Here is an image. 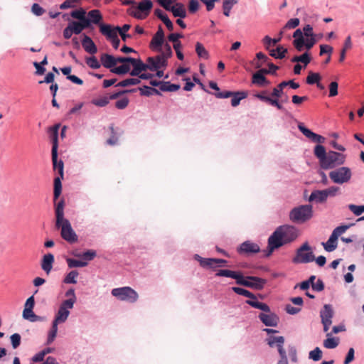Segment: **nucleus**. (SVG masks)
<instances>
[{
  "instance_id": "473e14b6",
  "label": "nucleus",
  "mask_w": 364,
  "mask_h": 364,
  "mask_svg": "<svg viewBox=\"0 0 364 364\" xmlns=\"http://www.w3.org/2000/svg\"><path fill=\"white\" fill-rule=\"evenodd\" d=\"M247 92L245 91L233 92V95L230 97H232L231 105L232 107H237L240 105L242 100L247 97Z\"/></svg>"
},
{
  "instance_id": "c03bdc74",
  "label": "nucleus",
  "mask_w": 364,
  "mask_h": 364,
  "mask_svg": "<svg viewBox=\"0 0 364 364\" xmlns=\"http://www.w3.org/2000/svg\"><path fill=\"white\" fill-rule=\"evenodd\" d=\"M196 52L199 58L208 59L209 57L208 50L205 49L204 46L199 42H197L196 44Z\"/></svg>"
},
{
  "instance_id": "423d86ee",
  "label": "nucleus",
  "mask_w": 364,
  "mask_h": 364,
  "mask_svg": "<svg viewBox=\"0 0 364 364\" xmlns=\"http://www.w3.org/2000/svg\"><path fill=\"white\" fill-rule=\"evenodd\" d=\"M112 295L120 301L134 303L139 299L138 293L129 287L114 288L112 290Z\"/></svg>"
},
{
  "instance_id": "680f3d73",
  "label": "nucleus",
  "mask_w": 364,
  "mask_h": 364,
  "mask_svg": "<svg viewBox=\"0 0 364 364\" xmlns=\"http://www.w3.org/2000/svg\"><path fill=\"white\" fill-rule=\"evenodd\" d=\"M82 46L87 53H91V38L89 36L83 35Z\"/></svg>"
},
{
  "instance_id": "f8f14e48",
  "label": "nucleus",
  "mask_w": 364,
  "mask_h": 364,
  "mask_svg": "<svg viewBox=\"0 0 364 364\" xmlns=\"http://www.w3.org/2000/svg\"><path fill=\"white\" fill-rule=\"evenodd\" d=\"M73 308V301H63L55 315L53 323L58 324L65 322L70 314V309Z\"/></svg>"
},
{
  "instance_id": "dca6fc26",
  "label": "nucleus",
  "mask_w": 364,
  "mask_h": 364,
  "mask_svg": "<svg viewBox=\"0 0 364 364\" xmlns=\"http://www.w3.org/2000/svg\"><path fill=\"white\" fill-rule=\"evenodd\" d=\"M119 26H112L110 24L100 25V32L106 37L107 40L111 41L118 37Z\"/></svg>"
},
{
  "instance_id": "37998d69",
  "label": "nucleus",
  "mask_w": 364,
  "mask_h": 364,
  "mask_svg": "<svg viewBox=\"0 0 364 364\" xmlns=\"http://www.w3.org/2000/svg\"><path fill=\"white\" fill-rule=\"evenodd\" d=\"M351 47H352L351 38L350 36H348L346 38L345 43H344V46L341 51L340 58H339V61L341 63L343 62V60H345L346 50L348 49H350Z\"/></svg>"
},
{
  "instance_id": "79ce46f5",
  "label": "nucleus",
  "mask_w": 364,
  "mask_h": 364,
  "mask_svg": "<svg viewBox=\"0 0 364 364\" xmlns=\"http://www.w3.org/2000/svg\"><path fill=\"white\" fill-rule=\"evenodd\" d=\"M232 290L235 293H236V294H237L239 295H242L244 296L250 298V299H257V297H256V296L254 294H252L250 291L246 290L245 289H242V288H240V287H232Z\"/></svg>"
},
{
  "instance_id": "58836bf2",
  "label": "nucleus",
  "mask_w": 364,
  "mask_h": 364,
  "mask_svg": "<svg viewBox=\"0 0 364 364\" xmlns=\"http://www.w3.org/2000/svg\"><path fill=\"white\" fill-rule=\"evenodd\" d=\"M62 179H63V178H60V176H58L54 179L53 196H54L55 202L59 198L60 195L61 194V191H62L61 180Z\"/></svg>"
},
{
  "instance_id": "4468645a",
  "label": "nucleus",
  "mask_w": 364,
  "mask_h": 364,
  "mask_svg": "<svg viewBox=\"0 0 364 364\" xmlns=\"http://www.w3.org/2000/svg\"><path fill=\"white\" fill-rule=\"evenodd\" d=\"M91 260V250H88L82 253V258H66V262L69 268L83 267L88 264Z\"/></svg>"
},
{
  "instance_id": "bb28decb",
  "label": "nucleus",
  "mask_w": 364,
  "mask_h": 364,
  "mask_svg": "<svg viewBox=\"0 0 364 364\" xmlns=\"http://www.w3.org/2000/svg\"><path fill=\"white\" fill-rule=\"evenodd\" d=\"M100 61L102 65L106 68H109L110 70L115 68L116 65V60L115 57L107 54V53H102L100 57Z\"/></svg>"
},
{
  "instance_id": "0eeeda50",
  "label": "nucleus",
  "mask_w": 364,
  "mask_h": 364,
  "mask_svg": "<svg viewBox=\"0 0 364 364\" xmlns=\"http://www.w3.org/2000/svg\"><path fill=\"white\" fill-rule=\"evenodd\" d=\"M345 161V156L341 153L330 151L320 164L321 168L327 170L342 165Z\"/></svg>"
},
{
  "instance_id": "72a5a7b5",
  "label": "nucleus",
  "mask_w": 364,
  "mask_h": 364,
  "mask_svg": "<svg viewBox=\"0 0 364 364\" xmlns=\"http://www.w3.org/2000/svg\"><path fill=\"white\" fill-rule=\"evenodd\" d=\"M337 240L338 238L336 237V236L331 233L328 241L326 243H322L325 250L327 252H332L334 250H336L338 244Z\"/></svg>"
},
{
  "instance_id": "9d476101",
  "label": "nucleus",
  "mask_w": 364,
  "mask_h": 364,
  "mask_svg": "<svg viewBox=\"0 0 364 364\" xmlns=\"http://www.w3.org/2000/svg\"><path fill=\"white\" fill-rule=\"evenodd\" d=\"M57 228H60V235L63 239L69 243H74L77 240V236L71 227V224L68 220L65 219L59 225H56Z\"/></svg>"
},
{
  "instance_id": "3c124183",
  "label": "nucleus",
  "mask_w": 364,
  "mask_h": 364,
  "mask_svg": "<svg viewBox=\"0 0 364 364\" xmlns=\"http://www.w3.org/2000/svg\"><path fill=\"white\" fill-rule=\"evenodd\" d=\"M321 77L319 73L310 71L309 73L306 81V83L309 85H314L319 82L321 80Z\"/></svg>"
},
{
  "instance_id": "b1692460",
  "label": "nucleus",
  "mask_w": 364,
  "mask_h": 364,
  "mask_svg": "<svg viewBox=\"0 0 364 364\" xmlns=\"http://www.w3.org/2000/svg\"><path fill=\"white\" fill-rule=\"evenodd\" d=\"M334 312L331 305L325 304L320 311L321 322L332 323Z\"/></svg>"
},
{
  "instance_id": "4d7b16f0",
  "label": "nucleus",
  "mask_w": 364,
  "mask_h": 364,
  "mask_svg": "<svg viewBox=\"0 0 364 364\" xmlns=\"http://www.w3.org/2000/svg\"><path fill=\"white\" fill-rule=\"evenodd\" d=\"M348 208L356 216H359L364 213V205H356L354 204H350L348 205Z\"/></svg>"
},
{
  "instance_id": "338daca9",
  "label": "nucleus",
  "mask_w": 364,
  "mask_h": 364,
  "mask_svg": "<svg viewBox=\"0 0 364 364\" xmlns=\"http://www.w3.org/2000/svg\"><path fill=\"white\" fill-rule=\"evenodd\" d=\"M129 104V99L123 97L115 102V107L119 109H123L127 107Z\"/></svg>"
},
{
  "instance_id": "412c9836",
  "label": "nucleus",
  "mask_w": 364,
  "mask_h": 364,
  "mask_svg": "<svg viewBox=\"0 0 364 364\" xmlns=\"http://www.w3.org/2000/svg\"><path fill=\"white\" fill-rule=\"evenodd\" d=\"M133 66L132 70L129 73L132 76H139L141 72L149 70L147 63H144L141 59L133 58L131 63Z\"/></svg>"
},
{
  "instance_id": "39448f33",
  "label": "nucleus",
  "mask_w": 364,
  "mask_h": 364,
  "mask_svg": "<svg viewBox=\"0 0 364 364\" xmlns=\"http://www.w3.org/2000/svg\"><path fill=\"white\" fill-rule=\"evenodd\" d=\"M315 255L311 247L307 242H304L296 250V255L292 259L295 264H306L314 261Z\"/></svg>"
},
{
  "instance_id": "a211bd4d",
  "label": "nucleus",
  "mask_w": 364,
  "mask_h": 364,
  "mask_svg": "<svg viewBox=\"0 0 364 364\" xmlns=\"http://www.w3.org/2000/svg\"><path fill=\"white\" fill-rule=\"evenodd\" d=\"M299 129L307 138L311 139L313 142L323 144L325 141V138L319 134L311 132L308 128L305 127L302 124L298 125Z\"/></svg>"
},
{
  "instance_id": "7c9ffc66",
  "label": "nucleus",
  "mask_w": 364,
  "mask_h": 364,
  "mask_svg": "<svg viewBox=\"0 0 364 364\" xmlns=\"http://www.w3.org/2000/svg\"><path fill=\"white\" fill-rule=\"evenodd\" d=\"M175 17H180L181 18L186 17V11L185 6L181 3H176L175 5L171 6L169 9Z\"/></svg>"
},
{
  "instance_id": "9b49d317",
  "label": "nucleus",
  "mask_w": 364,
  "mask_h": 364,
  "mask_svg": "<svg viewBox=\"0 0 364 364\" xmlns=\"http://www.w3.org/2000/svg\"><path fill=\"white\" fill-rule=\"evenodd\" d=\"M330 178L336 183L343 184L351 178L350 169L348 167H341L329 173Z\"/></svg>"
},
{
  "instance_id": "cd10ccee",
  "label": "nucleus",
  "mask_w": 364,
  "mask_h": 364,
  "mask_svg": "<svg viewBox=\"0 0 364 364\" xmlns=\"http://www.w3.org/2000/svg\"><path fill=\"white\" fill-rule=\"evenodd\" d=\"M70 16L79 21H91V11L87 14L83 9L73 10L70 13Z\"/></svg>"
},
{
  "instance_id": "a18cd8bd",
  "label": "nucleus",
  "mask_w": 364,
  "mask_h": 364,
  "mask_svg": "<svg viewBox=\"0 0 364 364\" xmlns=\"http://www.w3.org/2000/svg\"><path fill=\"white\" fill-rule=\"evenodd\" d=\"M252 82L259 86L268 85L269 83L264 75L257 72L255 73L252 76Z\"/></svg>"
},
{
  "instance_id": "f257e3e1",
  "label": "nucleus",
  "mask_w": 364,
  "mask_h": 364,
  "mask_svg": "<svg viewBox=\"0 0 364 364\" xmlns=\"http://www.w3.org/2000/svg\"><path fill=\"white\" fill-rule=\"evenodd\" d=\"M299 235L298 230L292 225H282L276 229L268 239L269 252L267 256L283 245L295 240Z\"/></svg>"
},
{
  "instance_id": "774afa93",
  "label": "nucleus",
  "mask_w": 364,
  "mask_h": 364,
  "mask_svg": "<svg viewBox=\"0 0 364 364\" xmlns=\"http://www.w3.org/2000/svg\"><path fill=\"white\" fill-rule=\"evenodd\" d=\"M199 9V3L197 0H189L188 11L191 14L196 13Z\"/></svg>"
},
{
  "instance_id": "4be33fe9",
  "label": "nucleus",
  "mask_w": 364,
  "mask_h": 364,
  "mask_svg": "<svg viewBox=\"0 0 364 364\" xmlns=\"http://www.w3.org/2000/svg\"><path fill=\"white\" fill-rule=\"evenodd\" d=\"M255 97L261 101L266 102L272 106L276 107L278 109H282L283 106L279 102L277 99H274L272 97L267 96V92L262 91L255 95Z\"/></svg>"
},
{
  "instance_id": "8fccbe9b",
  "label": "nucleus",
  "mask_w": 364,
  "mask_h": 364,
  "mask_svg": "<svg viewBox=\"0 0 364 364\" xmlns=\"http://www.w3.org/2000/svg\"><path fill=\"white\" fill-rule=\"evenodd\" d=\"M267 341V344L272 348L275 345L278 346L279 344L284 343V338L283 336H269Z\"/></svg>"
},
{
  "instance_id": "864d4df0",
  "label": "nucleus",
  "mask_w": 364,
  "mask_h": 364,
  "mask_svg": "<svg viewBox=\"0 0 364 364\" xmlns=\"http://www.w3.org/2000/svg\"><path fill=\"white\" fill-rule=\"evenodd\" d=\"M102 18L103 17L100 10L92 9V24L97 25L100 27V25L104 24Z\"/></svg>"
},
{
  "instance_id": "bf43d9fd",
  "label": "nucleus",
  "mask_w": 364,
  "mask_h": 364,
  "mask_svg": "<svg viewBox=\"0 0 364 364\" xmlns=\"http://www.w3.org/2000/svg\"><path fill=\"white\" fill-rule=\"evenodd\" d=\"M317 41L316 36H313L304 39V48L308 50H311Z\"/></svg>"
},
{
  "instance_id": "de8ad7c7",
  "label": "nucleus",
  "mask_w": 364,
  "mask_h": 364,
  "mask_svg": "<svg viewBox=\"0 0 364 364\" xmlns=\"http://www.w3.org/2000/svg\"><path fill=\"white\" fill-rule=\"evenodd\" d=\"M287 86V83H286V81H283L281 83H279L277 87L273 88L271 94L272 97H276L275 99L281 97L283 93V89Z\"/></svg>"
},
{
  "instance_id": "6ab92c4d",
  "label": "nucleus",
  "mask_w": 364,
  "mask_h": 364,
  "mask_svg": "<svg viewBox=\"0 0 364 364\" xmlns=\"http://www.w3.org/2000/svg\"><path fill=\"white\" fill-rule=\"evenodd\" d=\"M259 250L260 248L258 245L250 241L244 242L237 249V251L240 254L245 255L257 253L259 252Z\"/></svg>"
},
{
  "instance_id": "7ed1b4c3",
  "label": "nucleus",
  "mask_w": 364,
  "mask_h": 364,
  "mask_svg": "<svg viewBox=\"0 0 364 364\" xmlns=\"http://www.w3.org/2000/svg\"><path fill=\"white\" fill-rule=\"evenodd\" d=\"M313 217L311 205H301L294 208L289 213V219L293 223H304Z\"/></svg>"
},
{
  "instance_id": "f3484780",
  "label": "nucleus",
  "mask_w": 364,
  "mask_h": 364,
  "mask_svg": "<svg viewBox=\"0 0 364 364\" xmlns=\"http://www.w3.org/2000/svg\"><path fill=\"white\" fill-rule=\"evenodd\" d=\"M146 62L149 65V70L151 71H155L161 68H166L168 65V62H165L164 60L160 58L158 55L155 57H149L146 59Z\"/></svg>"
},
{
  "instance_id": "13d9d810",
  "label": "nucleus",
  "mask_w": 364,
  "mask_h": 364,
  "mask_svg": "<svg viewBox=\"0 0 364 364\" xmlns=\"http://www.w3.org/2000/svg\"><path fill=\"white\" fill-rule=\"evenodd\" d=\"M309 357L314 361H318L322 357V351L318 347H316L314 350L310 351Z\"/></svg>"
},
{
  "instance_id": "e433bc0d",
  "label": "nucleus",
  "mask_w": 364,
  "mask_h": 364,
  "mask_svg": "<svg viewBox=\"0 0 364 364\" xmlns=\"http://www.w3.org/2000/svg\"><path fill=\"white\" fill-rule=\"evenodd\" d=\"M161 53L158 55V56L164 60L165 62H168V59L172 56V50L171 46L166 43L164 45V50L161 48V51H159Z\"/></svg>"
},
{
  "instance_id": "f03ea898",
  "label": "nucleus",
  "mask_w": 364,
  "mask_h": 364,
  "mask_svg": "<svg viewBox=\"0 0 364 364\" xmlns=\"http://www.w3.org/2000/svg\"><path fill=\"white\" fill-rule=\"evenodd\" d=\"M215 276L235 279L237 284L252 288L256 290L262 289L267 283V280L264 279L254 276L245 277L240 272H235L229 269H220L215 274Z\"/></svg>"
},
{
  "instance_id": "2f4dec72",
  "label": "nucleus",
  "mask_w": 364,
  "mask_h": 364,
  "mask_svg": "<svg viewBox=\"0 0 364 364\" xmlns=\"http://www.w3.org/2000/svg\"><path fill=\"white\" fill-rule=\"evenodd\" d=\"M163 45H164V38L154 35L149 43V48L154 51H161Z\"/></svg>"
},
{
  "instance_id": "a19ab883",
  "label": "nucleus",
  "mask_w": 364,
  "mask_h": 364,
  "mask_svg": "<svg viewBox=\"0 0 364 364\" xmlns=\"http://www.w3.org/2000/svg\"><path fill=\"white\" fill-rule=\"evenodd\" d=\"M179 89V85L171 84L170 82H163L160 86V90L164 92H175Z\"/></svg>"
},
{
  "instance_id": "052dcab7",
  "label": "nucleus",
  "mask_w": 364,
  "mask_h": 364,
  "mask_svg": "<svg viewBox=\"0 0 364 364\" xmlns=\"http://www.w3.org/2000/svg\"><path fill=\"white\" fill-rule=\"evenodd\" d=\"M201 267H208L210 269L216 268V263L215 262V258H206L205 259L201 260Z\"/></svg>"
},
{
  "instance_id": "aec40b11",
  "label": "nucleus",
  "mask_w": 364,
  "mask_h": 364,
  "mask_svg": "<svg viewBox=\"0 0 364 364\" xmlns=\"http://www.w3.org/2000/svg\"><path fill=\"white\" fill-rule=\"evenodd\" d=\"M268 313V314L260 313L259 314V319L267 326H277L279 322L278 316L271 311Z\"/></svg>"
},
{
  "instance_id": "49530a36",
  "label": "nucleus",
  "mask_w": 364,
  "mask_h": 364,
  "mask_svg": "<svg viewBox=\"0 0 364 364\" xmlns=\"http://www.w3.org/2000/svg\"><path fill=\"white\" fill-rule=\"evenodd\" d=\"M326 149L322 145H316L314 148V155L318 159L319 163L322 162V160L326 157Z\"/></svg>"
},
{
  "instance_id": "c9c22d12",
  "label": "nucleus",
  "mask_w": 364,
  "mask_h": 364,
  "mask_svg": "<svg viewBox=\"0 0 364 364\" xmlns=\"http://www.w3.org/2000/svg\"><path fill=\"white\" fill-rule=\"evenodd\" d=\"M23 318L28 320L31 322L41 321L43 320V318L41 316L36 315L34 314V312L33 311V309L31 310V309H24L23 311Z\"/></svg>"
},
{
  "instance_id": "20e7f679",
  "label": "nucleus",
  "mask_w": 364,
  "mask_h": 364,
  "mask_svg": "<svg viewBox=\"0 0 364 364\" xmlns=\"http://www.w3.org/2000/svg\"><path fill=\"white\" fill-rule=\"evenodd\" d=\"M60 127L59 124H55L54 127L51 128L52 130V161L53 165V168L57 170L60 178H63V168L64 164L63 161L60 160L58 161V129Z\"/></svg>"
},
{
  "instance_id": "2eb2a0df",
  "label": "nucleus",
  "mask_w": 364,
  "mask_h": 364,
  "mask_svg": "<svg viewBox=\"0 0 364 364\" xmlns=\"http://www.w3.org/2000/svg\"><path fill=\"white\" fill-rule=\"evenodd\" d=\"M134 91H135L134 89L129 90H121L119 92L113 93V94L109 95L101 96V97H100L98 98H96L95 100H92V104H94V105H95L96 106H98V107H105L107 105H108V103L109 102V100L117 99L120 95H123L124 93L132 92H134Z\"/></svg>"
},
{
  "instance_id": "6e6d98bb",
  "label": "nucleus",
  "mask_w": 364,
  "mask_h": 364,
  "mask_svg": "<svg viewBox=\"0 0 364 364\" xmlns=\"http://www.w3.org/2000/svg\"><path fill=\"white\" fill-rule=\"evenodd\" d=\"M58 332V324L53 323L51 330L48 336L47 344H50L55 340Z\"/></svg>"
},
{
  "instance_id": "393cba45",
  "label": "nucleus",
  "mask_w": 364,
  "mask_h": 364,
  "mask_svg": "<svg viewBox=\"0 0 364 364\" xmlns=\"http://www.w3.org/2000/svg\"><path fill=\"white\" fill-rule=\"evenodd\" d=\"M64 206H65V201L63 199L60 200L55 205L56 225H59L62 221H63V220L65 219L64 218Z\"/></svg>"
},
{
  "instance_id": "69168bd1",
  "label": "nucleus",
  "mask_w": 364,
  "mask_h": 364,
  "mask_svg": "<svg viewBox=\"0 0 364 364\" xmlns=\"http://www.w3.org/2000/svg\"><path fill=\"white\" fill-rule=\"evenodd\" d=\"M31 11L36 16H40L44 14L45 10L38 4L35 3L31 6Z\"/></svg>"
},
{
  "instance_id": "e2e57ef3",
  "label": "nucleus",
  "mask_w": 364,
  "mask_h": 364,
  "mask_svg": "<svg viewBox=\"0 0 364 364\" xmlns=\"http://www.w3.org/2000/svg\"><path fill=\"white\" fill-rule=\"evenodd\" d=\"M21 336L20 334L16 333L11 336L10 339L11 341L13 348H17L21 344Z\"/></svg>"
},
{
  "instance_id": "1a4fd4ad",
  "label": "nucleus",
  "mask_w": 364,
  "mask_h": 364,
  "mask_svg": "<svg viewBox=\"0 0 364 364\" xmlns=\"http://www.w3.org/2000/svg\"><path fill=\"white\" fill-rule=\"evenodd\" d=\"M152 6L151 0H142L136 7L129 9V14L136 18L144 19L149 14Z\"/></svg>"
},
{
  "instance_id": "c756f323",
  "label": "nucleus",
  "mask_w": 364,
  "mask_h": 364,
  "mask_svg": "<svg viewBox=\"0 0 364 364\" xmlns=\"http://www.w3.org/2000/svg\"><path fill=\"white\" fill-rule=\"evenodd\" d=\"M54 262V256L53 255L48 253L45 255L43 257L41 262V268L44 270L47 274H49L52 269L53 264Z\"/></svg>"
},
{
  "instance_id": "ddd939ff",
  "label": "nucleus",
  "mask_w": 364,
  "mask_h": 364,
  "mask_svg": "<svg viewBox=\"0 0 364 364\" xmlns=\"http://www.w3.org/2000/svg\"><path fill=\"white\" fill-rule=\"evenodd\" d=\"M116 65L118 63H122L121 65L115 67L111 70V72L117 75H124L129 72L130 64L133 60V58L131 57H115Z\"/></svg>"
},
{
  "instance_id": "0e129e2a",
  "label": "nucleus",
  "mask_w": 364,
  "mask_h": 364,
  "mask_svg": "<svg viewBox=\"0 0 364 364\" xmlns=\"http://www.w3.org/2000/svg\"><path fill=\"white\" fill-rule=\"evenodd\" d=\"M323 191L325 192L326 198H328V197H329V196L330 197L336 196L339 191V188L336 187V186H331L328 188L324 189Z\"/></svg>"
},
{
  "instance_id": "c85d7f7f",
  "label": "nucleus",
  "mask_w": 364,
  "mask_h": 364,
  "mask_svg": "<svg viewBox=\"0 0 364 364\" xmlns=\"http://www.w3.org/2000/svg\"><path fill=\"white\" fill-rule=\"evenodd\" d=\"M327 200L326 196L323 190H316L311 192L309 201H315L317 203H323Z\"/></svg>"
},
{
  "instance_id": "09e8293b",
  "label": "nucleus",
  "mask_w": 364,
  "mask_h": 364,
  "mask_svg": "<svg viewBox=\"0 0 364 364\" xmlns=\"http://www.w3.org/2000/svg\"><path fill=\"white\" fill-rule=\"evenodd\" d=\"M140 93L144 96H151L153 95H160V92L156 88H153L148 86H144L143 87H139Z\"/></svg>"
},
{
  "instance_id": "4c0bfd02",
  "label": "nucleus",
  "mask_w": 364,
  "mask_h": 364,
  "mask_svg": "<svg viewBox=\"0 0 364 364\" xmlns=\"http://www.w3.org/2000/svg\"><path fill=\"white\" fill-rule=\"evenodd\" d=\"M326 336L328 337L323 341V346L328 349L335 348L338 346V340L331 337V333H327Z\"/></svg>"
},
{
  "instance_id": "f704fd0d",
  "label": "nucleus",
  "mask_w": 364,
  "mask_h": 364,
  "mask_svg": "<svg viewBox=\"0 0 364 364\" xmlns=\"http://www.w3.org/2000/svg\"><path fill=\"white\" fill-rule=\"evenodd\" d=\"M246 303L253 308L260 309L264 312H270V308L267 304L257 301L256 299L247 300Z\"/></svg>"
},
{
  "instance_id": "5fc2aeb1",
  "label": "nucleus",
  "mask_w": 364,
  "mask_h": 364,
  "mask_svg": "<svg viewBox=\"0 0 364 364\" xmlns=\"http://www.w3.org/2000/svg\"><path fill=\"white\" fill-rule=\"evenodd\" d=\"M140 83V80L138 78H128L119 82L117 84V87H127L129 85H135Z\"/></svg>"
},
{
  "instance_id": "ea45409f",
  "label": "nucleus",
  "mask_w": 364,
  "mask_h": 364,
  "mask_svg": "<svg viewBox=\"0 0 364 364\" xmlns=\"http://www.w3.org/2000/svg\"><path fill=\"white\" fill-rule=\"evenodd\" d=\"M287 53V49L284 48L282 46H279L275 50H270V55L279 59H282L285 57Z\"/></svg>"
},
{
  "instance_id": "5701e85b",
  "label": "nucleus",
  "mask_w": 364,
  "mask_h": 364,
  "mask_svg": "<svg viewBox=\"0 0 364 364\" xmlns=\"http://www.w3.org/2000/svg\"><path fill=\"white\" fill-rule=\"evenodd\" d=\"M293 37L294 40L293 41V45L297 51H302L304 48V35L303 31L298 28L296 29L294 33Z\"/></svg>"
},
{
  "instance_id": "603ef678",
  "label": "nucleus",
  "mask_w": 364,
  "mask_h": 364,
  "mask_svg": "<svg viewBox=\"0 0 364 364\" xmlns=\"http://www.w3.org/2000/svg\"><path fill=\"white\" fill-rule=\"evenodd\" d=\"M77 276L78 272L76 270H73L65 276V277L63 279V282L65 284H76V279Z\"/></svg>"
},
{
  "instance_id": "6e6552de",
  "label": "nucleus",
  "mask_w": 364,
  "mask_h": 364,
  "mask_svg": "<svg viewBox=\"0 0 364 364\" xmlns=\"http://www.w3.org/2000/svg\"><path fill=\"white\" fill-rule=\"evenodd\" d=\"M300 23V21L297 18H291L289 20L287 23L284 25V26L281 29V31L279 33V37L278 39H272L269 36H266L264 37L262 42L264 45L265 46L267 49H269V47L270 46H274L277 43H279L285 32L287 29H293L297 27Z\"/></svg>"
},
{
  "instance_id": "a878e982",
  "label": "nucleus",
  "mask_w": 364,
  "mask_h": 364,
  "mask_svg": "<svg viewBox=\"0 0 364 364\" xmlns=\"http://www.w3.org/2000/svg\"><path fill=\"white\" fill-rule=\"evenodd\" d=\"M68 24L71 26L74 33L79 34L83 29L91 26V21H71Z\"/></svg>"
}]
</instances>
